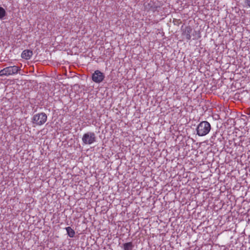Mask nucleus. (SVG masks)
Returning <instances> with one entry per match:
<instances>
[{
    "label": "nucleus",
    "mask_w": 250,
    "mask_h": 250,
    "mask_svg": "<svg viewBox=\"0 0 250 250\" xmlns=\"http://www.w3.org/2000/svg\"><path fill=\"white\" fill-rule=\"evenodd\" d=\"M6 15V12L4 8L0 7V19H3Z\"/></svg>",
    "instance_id": "obj_10"
},
{
    "label": "nucleus",
    "mask_w": 250,
    "mask_h": 250,
    "mask_svg": "<svg viewBox=\"0 0 250 250\" xmlns=\"http://www.w3.org/2000/svg\"><path fill=\"white\" fill-rule=\"evenodd\" d=\"M123 248L124 250H132L133 245L132 242L125 243L123 244Z\"/></svg>",
    "instance_id": "obj_8"
},
{
    "label": "nucleus",
    "mask_w": 250,
    "mask_h": 250,
    "mask_svg": "<svg viewBox=\"0 0 250 250\" xmlns=\"http://www.w3.org/2000/svg\"><path fill=\"white\" fill-rule=\"evenodd\" d=\"M82 141L84 145H91L96 142V137L94 132H87L82 137Z\"/></svg>",
    "instance_id": "obj_4"
},
{
    "label": "nucleus",
    "mask_w": 250,
    "mask_h": 250,
    "mask_svg": "<svg viewBox=\"0 0 250 250\" xmlns=\"http://www.w3.org/2000/svg\"><path fill=\"white\" fill-rule=\"evenodd\" d=\"M32 51L29 50H25L22 52L21 54V57L22 58L24 59L25 60H29L32 56Z\"/></svg>",
    "instance_id": "obj_7"
},
{
    "label": "nucleus",
    "mask_w": 250,
    "mask_h": 250,
    "mask_svg": "<svg viewBox=\"0 0 250 250\" xmlns=\"http://www.w3.org/2000/svg\"><path fill=\"white\" fill-rule=\"evenodd\" d=\"M211 129V125L207 121H202L196 128L197 134L199 136H204L207 135Z\"/></svg>",
    "instance_id": "obj_1"
},
{
    "label": "nucleus",
    "mask_w": 250,
    "mask_h": 250,
    "mask_svg": "<svg viewBox=\"0 0 250 250\" xmlns=\"http://www.w3.org/2000/svg\"><path fill=\"white\" fill-rule=\"evenodd\" d=\"M20 70L21 68L16 65L8 66L0 70V76L14 75Z\"/></svg>",
    "instance_id": "obj_3"
},
{
    "label": "nucleus",
    "mask_w": 250,
    "mask_h": 250,
    "mask_svg": "<svg viewBox=\"0 0 250 250\" xmlns=\"http://www.w3.org/2000/svg\"><path fill=\"white\" fill-rule=\"evenodd\" d=\"M68 235L70 237H73L75 235V231L70 227L65 228Z\"/></svg>",
    "instance_id": "obj_9"
},
{
    "label": "nucleus",
    "mask_w": 250,
    "mask_h": 250,
    "mask_svg": "<svg viewBox=\"0 0 250 250\" xmlns=\"http://www.w3.org/2000/svg\"><path fill=\"white\" fill-rule=\"evenodd\" d=\"M104 78V75L103 73L100 70H97L94 71L92 76V81L96 83H101Z\"/></svg>",
    "instance_id": "obj_5"
},
{
    "label": "nucleus",
    "mask_w": 250,
    "mask_h": 250,
    "mask_svg": "<svg viewBox=\"0 0 250 250\" xmlns=\"http://www.w3.org/2000/svg\"><path fill=\"white\" fill-rule=\"evenodd\" d=\"M47 116L45 113L42 112L36 114L32 118V123L33 125L41 126L43 125L47 121Z\"/></svg>",
    "instance_id": "obj_2"
},
{
    "label": "nucleus",
    "mask_w": 250,
    "mask_h": 250,
    "mask_svg": "<svg viewBox=\"0 0 250 250\" xmlns=\"http://www.w3.org/2000/svg\"><path fill=\"white\" fill-rule=\"evenodd\" d=\"M245 2L248 6L250 7V0H245Z\"/></svg>",
    "instance_id": "obj_11"
},
{
    "label": "nucleus",
    "mask_w": 250,
    "mask_h": 250,
    "mask_svg": "<svg viewBox=\"0 0 250 250\" xmlns=\"http://www.w3.org/2000/svg\"><path fill=\"white\" fill-rule=\"evenodd\" d=\"M192 32V29L190 26H186L183 31V35L185 37L186 39L189 40L191 39V34Z\"/></svg>",
    "instance_id": "obj_6"
}]
</instances>
